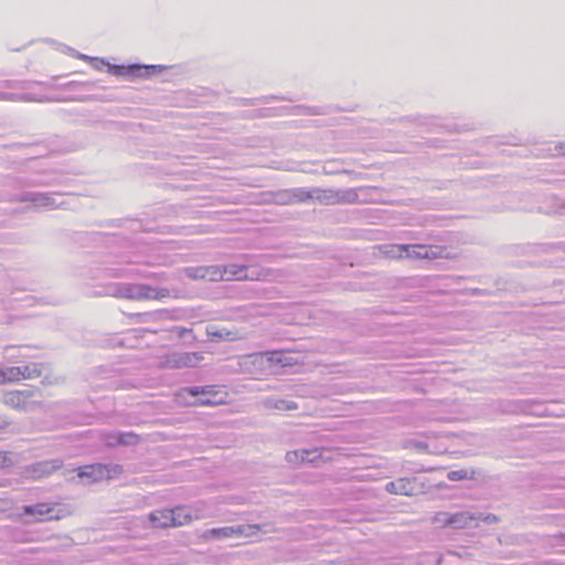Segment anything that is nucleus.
I'll use <instances>...</instances> for the list:
<instances>
[{"label":"nucleus","mask_w":565,"mask_h":565,"mask_svg":"<svg viewBox=\"0 0 565 565\" xmlns=\"http://www.w3.org/2000/svg\"><path fill=\"white\" fill-rule=\"evenodd\" d=\"M55 511V505L49 504V503H38L34 505H26L24 507V512L26 514L35 515L36 520H57L61 519L64 514L62 513V510L60 509L57 513L53 514Z\"/></svg>","instance_id":"5"},{"label":"nucleus","mask_w":565,"mask_h":565,"mask_svg":"<svg viewBox=\"0 0 565 565\" xmlns=\"http://www.w3.org/2000/svg\"><path fill=\"white\" fill-rule=\"evenodd\" d=\"M258 531L257 525H241V526H228L222 529H214L211 534L215 537H228L232 535L236 536H250L256 534Z\"/></svg>","instance_id":"7"},{"label":"nucleus","mask_w":565,"mask_h":565,"mask_svg":"<svg viewBox=\"0 0 565 565\" xmlns=\"http://www.w3.org/2000/svg\"><path fill=\"white\" fill-rule=\"evenodd\" d=\"M444 249L414 244V245H392L385 254L392 258H415V259H435L441 257Z\"/></svg>","instance_id":"3"},{"label":"nucleus","mask_w":565,"mask_h":565,"mask_svg":"<svg viewBox=\"0 0 565 565\" xmlns=\"http://www.w3.org/2000/svg\"><path fill=\"white\" fill-rule=\"evenodd\" d=\"M78 58L81 60H84V61H89L90 64L95 67V68H100V66H103L105 63L104 61H100L98 58H94V57H89L85 54H79L78 55Z\"/></svg>","instance_id":"18"},{"label":"nucleus","mask_w":565,"mask_h":565,"mask_svg":"<svg viewBox=\"0 0 565 565\" xmlns=\"http://www.w3.org/2000/svg\"><path fill=\"white\" fill-rule=\"evenodd\" d=\"M468 516L465 513L456 514L450 520L451 524H465Z\"/></svg>","instance_id":"19"},{"label":"nucleus","mask_w":565,"mask_h":565,"mask_svg":"<svg viewBox=\"0 0 565 565\" xmlns=\"http://www.w3.org/2000/svg\"><path fill=\"white\" fill-rule=\"evenodd\" d=\"M321 456V454L315 450H301V451H292L288 452L286 459L290 463L297 462H315Z\"/></svg>","instance_id":"8"},{"label":"nucleus","mask_w":565,"mask_h":565,"mask_svg":"<svg viewBox=\"0 0 565 565\" xmlns=\"http://www.w3.org/2000/svg\"><path fill=\"white\" fill-rule=\"evenodd\" d=\"M386 490L395 494L411 495L413 493L414 487L409 479L402 478L387 483Z\"/></svg>","instance_id":"10"},{"label":"nucleus","mask_w":565,"mask_h":565,"mask_svg":"<svg viewBox=\"0 0 565 565\" xmlns=\"http://www.w3.org/2000/svg\"><path fill=\"white\" fill-rule=\"evenodd\" d=\"M257 359H259L260 363L266 361L269 364H280L281 366L291 364L288 354L282 351H274L266 355L260 354Z\"/></svg>","instance_id":"12"},{"label":"nucleus","mask_w":565,"mask_h":565,"mask_svg":"<svg viewBox=\"0 0 565 565\" xmlns=\"http://www.w3.org/2000/svg\"><path fill=\"white\" fill-rule=\"evenodd\" d=\"M202 356L199 353L185 352L173 355L171 364L175 367L195 366Z\"/></svg>","instance_id":"9"},{"label":"nucleus","mask_w":565,"mask_h":565,"mask_svg":"<svg viewBox=\"0 0 565 565\" xmlns=\"http://www.w3.org/2000/svg\"><path fill=\"white\" fill-rule=\"evenodd\" d=\"M185 392L192 396H200L198 403L201 405H218L224 403V397L212 387L199 388L191 387L186 388Z\"/></svg>","instance_id":"6"},{"label":"nucleus","mask_w":565,"mask_h":565,"mask_svg":"<svg viewBox=\"0 0 565 565\" xmlns=\"http://www.w3.org/2000/svg\"><path fill=\"white\" fill-rule=\"evenodd\" d=\"M23 398V395L22 393L20 392H14V393H9L7 396H6V402L8 404H12V405H19L20 401Z\"/></svg>","instance_id":"16"},{"label":"nucleus","mask_w":565,"mask_h":565,"mask_svg":"<svg viewBox=\"0 0 565 565\" xmlns=\"http://www.w3.org/2000/svg\"><path fill=\"white\" fill-rule=\"evenodd\" d=\"M21 374L20 366H8L1 371L0 376L2 382H18L21 381Z\"/></svg>","instance_id":"14"},{"label":"nucleus","mask_w":565,"mask_h":565,"mask_svg":"<svg viewBox=\"0 0 565 565\" xmlns=\"http://www.w3.org/2000/svg\"><path fill=\"white\" fill-rule=\"evenodd\" d=\"M11 459L7 452L0 451V468H4L11 465Z\"/></svg>","instance_id":"20"},{"label":"nucleus","mask_w":565,"mask_h":565,"mask_svg":"<svg viewBox=\"0 0 565 565\" xmlns=\"http://www.w3.org/2000/svg\"><path fill=\"white\" fill-rule=\"evenodd\" d=\"M204 513L200 507H177L171 510H157L149 515L150 522L157 527L182 526L194 519H201Z\"/></svg>","instance_id":"2"},{"label":"nucleus","mask_w":565,"mask_h":565,"mask_svg":"<svg viewBox=\"0 0 565 565\" xmlns=\"http://www.w3.org/2000/svg\"><path fill=\"white\" fill-rule=\"evenodd\" d=\"M559 149H561V152L565 156V145H562Z\"/></svg>","instance_id":"21"},{"label":"nucleus","mask_w":565,"mask_h":565,"mask_svg":"<svg viewBox=\"0 0 565 565\" xmlns=\"http://www.w3.org/2000/svg\"><path fill=\"white\" fill-rule=\"evenodd\" d=\"M189 277L192 278H205L221 279V280H243V279H260L262 274L257 266H238L230 265L223 268V270L214 267H201L191 269L188 271Z\"/></svg>","instance_id":"1"},{"label":"nucleus","mask_w":565,"mask_h":565,"mask_svg":"<svg viewBox=\"0 0 565 565\" xmlns=\"http://www.w3.org/2000/svg\"><path fill=\"white\" fill-rule=\"evenodd\" d=\"M448 478L452 481L462 480L467 478L466 470H455L448 473Z\"/></svg>","instance_id":"17"},{"label":"nucleus","mask_w":565,"mask_h":565,"mask_svg":"<svg viewBox=\"0 0 565 565\" xmlns=\"http://www.w3.org/2000/svg\"><path fill=\"white\" fill-rule=\"evenodd\" d=\"M121 473V467L118 465H89L78 469V477L86 479L87 483H94L103 480H109Z\"/></svg>","instance_id":"4"},{"label":"nucleus","mask_w":565,"mask_h":565,"mask_svg":"<svg viewBox=\"0 0 565 565\" xmlns=\"http://www.w3.org/2000/svg\"><path fill=\"white\" fill-rule=\"evenodd\" d=\"M563 536H565V534H563Z\"/></svg>","instance_id":"22"},{"label":"nucleus","mask_w":565,"mask_h":565,"mask_svg":"<svg viewBox=\"0 0 565 565\" xmlns=\"http://www.w3.org/2000/svg\"><path fill=\"white\" fill-rule=\"evenodd\" d=\"M21 370V380L35 379L41 375V367L36 363H32L29 365L20 366Z\"/></svg>","instance_id":"15"},{"label":"nucleus","mask_w":565,"mask_h":565,"mask_svg":"<svg viewBox=\"0 0 565 565\" xmlns=\"http://www.w3.org/2000/svg\"><path fill=\"white\" fill-rule=\"evenodd\" d=\"M61 466L62 462L60 460L43 461L34 467L33 472L36 477H43L52 473L56 469L61 468Z\"/></svg>","instance_id":"13"},{"label":"nucleus","mask_w":565,"mask_h":565,"mask_svg":"<svg viewBox=\"0 0 565 565\" xmlns=\"http://www.w3.org/2000/svg\"><path fill=\"white\" fill-rule=\"evenodd\" d=\"M152 290L143 286H127L120 290V296L127 298H152Z\"/></svg>","instance_id":"11"}]
</instances>
